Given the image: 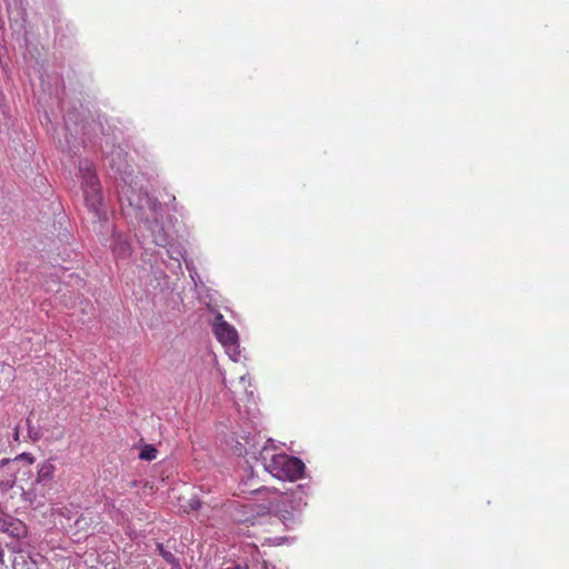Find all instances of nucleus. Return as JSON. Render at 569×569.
<instances>
[{
    "label": "nucleus",
    "instance_id": "10",
    "mask_svg": "<svg viewBox=\"0 0 569 569\" xmlns=\"http://www.w3.org/2000/svg\"><path fill=\"white\" fill-rule=\"evenodd\" d=\"M22 461H26L27 466L30 468L34 463L36 459L31 453L23 452V453L18 455L13 459V465H18Z\"/></svg>",
    "mask_w": 569,
    "mask_h": 569
},
{
    "label": "nucleus",
    "instance_id": "9",
    "mask_svg": "<svg viewBox=\"0 0 569 569\" xmlns=\"http://www.w3.org/2000/svg\"><path fill=\"white\" fill-rule=\"evenodd\" d=\"M139 458L148 461L154 460L157 458V449L150 445H147L141 449Z\"/></svg>",
    "mask_w": 569,
    "mask_h": 569
},
{
    "label": "nucleus",
    "instance_id": "4",
    "mask_svg": "<svg viewBox=\"0 0 569 569\" xmlns=\"http://www.w3.org/2000/svg\"><path fill=\"white\" fill-rule=\"evenodd\" d=\"M212 331L220 343L224 347H237L239 337L236 328L229 325L221 313L214 317Z\"/></svg>",
    "mask_w": 569,
    "mask_h": 569
},
{
    "label": "nucleus",
    "instance_id": "13",
    "mask_svg": "<svg viewBox=\"0 0 569 569\" xmlns=\"http://www.w3.org/2000/svg\"><path fill=\"white\" fill-rule=\"evenodd\" d=\"M22 476L29 478L31 476V470L28 469L26 472L22 473Z\"/></svg>",
    "mask_w": 569,
    "mask_h": 569
},
{
    "label": "nucleus",
    "instance_id": "7",
    "mask_svg": "<svg viewBox=\"0 0 569 569\" xmlns=\"http://www.w3.org/2000/svg\"><path fill=\"white\" fill-rule=\"evenodd\" d=\"M127 153L123 151L121 147H114L109 156H107L108 163L111 168H113L119 173H126L128 163H127Z\"/></svg>",
    "mask_w": 569,
    "mask_h": 569
},
{
    "label": "nucleus",
    "instance_id": "11",
    "mask_svg": "<svg viewBox=\"0 0 569 569\" xmlns=\"http://www.w3.org/2000/svg\"><path fill=\"white\" fill-rule=\"evenodd\" d=\"M157 549L159 551V553L163 557V559L168 562V563H176L177 562V558L174 557V555L170 551H167L164 548H163V545L162 543H157Z\"/></svg>",
    "mask_w": 569,
    "mask_h": 569
},
{
    "label": "nucleus",
    "instance_id": "3",
    "mask_svg": "<svg viewBox=\"0 0 569 569\" xmlns=\"http://www.w3.org/2000/svg\"><path fill=\"white\" fill-rule=\"evenodd\" d=\"M79 174L81 178L84 203L93 217L99 220H107L108 212L101 194V187L96 174L92 161L82 159L79 161Z\"/></svg>",
    "mask_w": 569,
    "mask_h": 569
},
{
    "label": "nucleus",
    "instance_id": "16",
    "mask_svg": "<svg viewBox=\"0 0 569 569\" xmlns=\"http://www.w3.org/2000/svg\"><path fill=\"white\" fill-rule=\"evenodd\" d=\"M16 480H18V477H14V480H12V483H10V487H13V483H16Z\"/></svg>",
    "mask_w": 569,
    "mask_h": 569
},
{
    "label": "nucleus",
    "instance_id": "12",
    "mask_svg": "<svg viewBox=\"0 0 569 569\" xmlns=\"http://www.w3.org/2000/svg\"><path fill=\"white\" fill-rule=\"evenodd\" d=\"M168 247H169V249L167 251H168L170 258L174 259L176 261L179 262L180 258L183 257L182 252L179 249H177L173 246H171V244H169Z\"/></svg>",
    "mask_w": 569,
    "mask_h": 569
},
{
    "label": "nucleus",
    "instance_id": "8",
    "mask_svg": "<svg viewBox=\"0 0 569 569\" xmlns=\"http://www.w3.org/2000/svg\"><path fill=\"white\" fill-rule=\"evenodd\" d=\"M56 467L52 459H49L38 466V482L49 481L53 478Z\"/></svg>",
    "mask_w": 569,
    "mask_h": 569
},
{
    "label": "nucleus",
    "instance_id": "6",
    "mask_svg": "<svg viewBox=\"0 0 569 569\" xmlns=\"http://www.w3.org/2000/svg\"><path fill=\"white\" fill-rule=\"evenodd\" d=\"M110 248L116 259H127L131 256L132 252L131 243L129 242L128 237L117 230L112 232Z\"/></svg>",
    "mask_w": 569,
    "mask_h": 569
},
{
    "label": "nucleus",
    "instance_id": "14",
    "mask_svg": "<svg viewBox=\"0 0 569 569\" xmlns=\"http://www.w3.org/2000/svg\"><path fill=\"white\" fill-rule=\"evenodd\" d=\"M16 480H18V477H14V480H12V483H10V487H13V483H16Z\"/></svg>",
    "mask_w": 569,
    "mask_h": 569
},
{
    "label": "nucleus",
    "instance_id": "5",
    "mask_svg": "<svg viewBox=\"0 0 569 569\" xmlns=\"http://www.w3.org/2000/svg\"><path fill=\"white\" fill-rule=\"evenodd\" d=\"M0 532L21 539L27 536V526L20 519L0 511Z\"/></svg>",
    "mask_w": 569,
    "mask_h": 569
},
{
    "label": "nucleus",
    "instance_id": "1",
    "mask_svg": "<svg viewBox=\"0 0 569 569\" xmlns=\"http://www.w3.org/2000/svg\"><path fill=\"white\" fill-rule=\"evenodd\" d=\"M124 200L134 218L143 222L150 231L152 242L158 247L167 248L170 244V234L162 220L164 206L148 192L137 191L132 187L122 190L121 201Z\"/></svg>",
    "mask_w": 569,
    "mask_h": 569
},
{
    "label": "nucleus",
    "instance_id": "15",
    "mask_svg": "<svg viewBox=\"0 0 569 569\" xmlns=\"http://www.w3.org/2000/svg\"><path fill=\"white\" fill-rule=\"evenodd\" d=\"M16 480H18V477H14V480H12V483H10V487H13V483H16Z\"/></svg>",
    "mask_w": 569,
    "mask_h": 569
},
{
    "label": "nucleus",
    "instance_id": "2",
    "mask_svg": "<svg viewBox=\"0 0 569 569\" xmlns=\"http://www.w3.org/2000/svg\"><path fill=\"white\" fill-rule=\"evenodd\" d=\"M266 471L280 480L296 481L305 473V463L296 457L287 453H276L273 447H263L259 455Z\"/></svg>",
    "mask_w": 569,
    "mask_h": 569
}]
</instances>
